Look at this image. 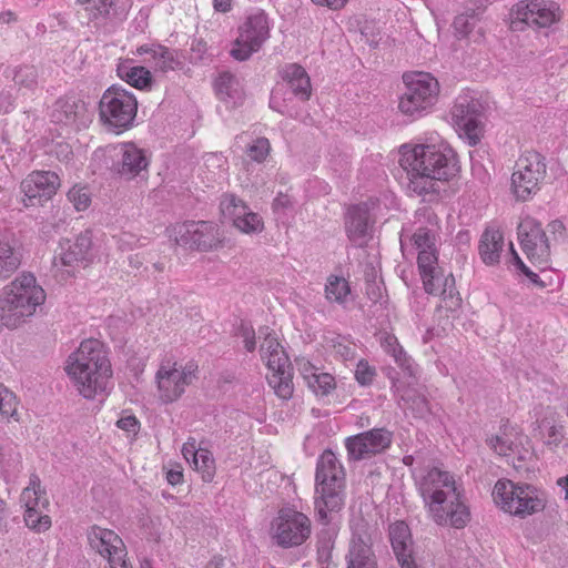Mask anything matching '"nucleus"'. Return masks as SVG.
Listing matches in <instances>:
<instances>
[{
    "mask_svg": "<svg viewBox=\"0 0 568 568\" xmlns=\"http://www.w3.org/2000/svg\"><path fill=\"white\" fill-rule=\"evenodd\" d=\"M510 251H511V263H514L524 274H526L527 277H529L532 282L537 283L538 275L534 272H531L521 261V258L518 256L516 251L513 247V244L510 243Z\"/></svg>",
    "mask_w": 568,
    "mask_h": 568,
    "instance_id": "obj_60",
    "label": "nucleus"
},
{
    "mask_svg": "<svg viewBox=\"0 0 568 568\" xmlns=\"http://www.w3.org/2000/svg\"><path fill=\"white\" fill-rule=\"evenodd\" d=\"M85 114L84 103L80 100L61 98L55 101L51 110V120L65 125L81 121Z\"/></svg>",
    "mask_w": 568,
    "mask_h": 568,
    "instance_id": "obj_36",
    "label": "nucleus"
},
{
    "mask_svg": "<svg viewBox=\"0 0 568 568\" xmlns=\"http://www.w3.org/2000/svg\"><path fill=\"white\" fill-rule=\"evenodd\" d=\"M282 78L288 84L292 93L302 101L311 97V81L306 71L298 64H287L282 69Z\"/></svg>",
    "mask_w": 568,
    "mask_h": 568,
    "instance_id": "obj_38",
    "label": "nucleus"
},
{
    "mask_svg": "<svg viewBox=\"0 0 568 568\" xmlns=\"http://www.w3.org/2000/svg\"><path fill=\"white\" fill-rule=\"evenodd\" d=\"M220 210L222 215L230 219L242 233H261L264 229L262 217L252 212L241 199L233 194H226L222 197Z\"/></svg>",
    "mask_w": 568,
    "mask_h": 568,
    "instance_id": "obj_22",
    "label": "nucleus"
},
{
    "mask_svg": "<svg viewBox=\"0 0 568 568\" xmlns=\"http://www.w3.org/2000/svg\"><path fill=\"white\" fill-rule=\"evenodd\" d=\"M138 112L135 95L121 87H110L100 100L103 123L118 133L132 126Z\"/></svg>",
    "mask_w": 568,
    "mask_h": 568,
    "instance_id": "obj_9",
    "label": "nucleus"
},
{
    "mask_svg": "<svg viewBox=\"0 0 568 568\" xmlns=\"http://www.w3.org/2000/svg\"><path fill=\"white\" fill-rule=\"evenodd\" d=\"M75 2L83 7L88 21L105 17L113 6V0H75Z\"/></svg>",
    "mask_w": 568,
    "mask_h": 568,
    "instance_id": "obj_46",
    "label": "nucleus"
},
{
    "mask_svg": "<svg viewBox=\"0 0 568 568\" xmlns=\"http://www.w3.org/2000/svg\"><path fill=\"white\" fill-rule=\"evenodd\" d=\"M270 372L271 374L267 376L270 386L280 398L288 399L294 389L290 366L282 369H270Z\"/></svg>",
    "mask_w": 568,
    "mask_h": 568,
    "instance_id": "obj_42",
    "label": "nucleus"
},
{
    "mask_svg": "<svg viewBox=\"0 0 568 568\" xmlns=\"http://www.w3.org/2000/svg\"><path fill=\"white\" fill-rule=\"evenodd\" d=\"M192 466L201 474L204 481H211L213 479L215 474V462L210 450L200 448Z\"/></svg>",
    "mask_w": 568,
    "mask_h": 568,
    "instance_id": "obj_45",
    "label": "nucleus"
},
{
    "mask_svg": "<svg viewBox=\"0 0 568 568\" xmlns=\"http://www.w3.org/2000/svg\"><path fill=\"white\" fill-rule=\"evenodd\" d=\"M47 294L31 273H22L0 290V322L17 328L45 302Z\"/></svg>",
    "mask_w": 568,
    "mask_h": 568,
    "instance_id": "obj_4",
    "label": "nucleus"
},
{
    "mask_svg": "<svg viewBox=\"0 0 568 568\" xmlns=\"http://www.w3.org/2000/svg\"><path fill=\"white\" fill-rule=\"evenodd\" d=\"M116 426L129 434H136L140 423L134 415H124L116 422Z\"/></svg>",
    "mask_w": 568,
    "mask_h": 568,
    "instance_id": "obj_58",
    "label": "nucleus"
},
{
    "mask_svg": "<svg viewBox=\"0 0 568 568\" xmlns=\"http://www.w3.org/2000/svg\"><path fill=\"white\" fill-rule=\"evenodd\" d=\"M315 507L321 520H328V514L337 513L344 505L345 473L336 455L325 450L316 466Z\"/></svg>",
    "mask_w": 568,
    "mask_h": 568,
    "instance_id": "obj_5",
    "label": "nucleus"
},
{
    "mask_svg": "<svg viewBox=\"0 0 568 568\" xmlns=\"http://www.w3.org/2000/svg\"><path fill=\"white\" fill-rule=\"evenodd\" d=\"M504 247L505 241L501 231L496 227H488L480 237L478 253L486 265L493 266L499 263Z\"/></svg>",
    "mask_w": 568,
    "mask_h": 568,
    "instance_id": "obj_32",
    "label": "nucleus"
},
{
    "mask_svg": "<svg viewBox=\"0 0 568 568\" xmlns=\"http://www.w3.org/2000/svg\"><path fill=\"white\" fill-rule=\"evenodd\" d=\"M427 515L440 526L464 528L470 520L463 488L449 471L432 468L416 477Z\"/></svg>",
    "mask_w": 568,
    "mask_h": 568,
    "instance_id": "obj_2",
    "label": "nucleus"
},
{
    "mask_svg": "<svg viewBox=\"0 0 568 568\" xmlns=\"http://www.w3.org/2000/svg\"><path fill=\"white\" fill-rule=\"evenodd\" d=\"M398 152L407 189L417 195L436 193L438 182L449 180L457 172L455 153L444 142L407 143Z\"/></svg>",
    "mask_w": 568,
    "mask_h": 568,
    "instance_id": "obj_1",
    "label": "nucleus"
},
{
    "mask_svg": "<svg viewBox=\"0 0 568 568\" xmlns=\"http://www.w3.org/2000/svg\"><path fill=\"white\" fill-rule=\"evenodd\" d=\"M400 250L406 258L417 255L418 268H425L438 260L437 230L435 226L418 227L413 234H400Z\"/></svg>",
    "mask_w": 568,
    "mask_h": 568,
    "instance_id": "obj_15",
    "label": "nucleus"
},
{
    "mask_svg": "<svg viewBox=\"0 0 568 568\" xmlns=\"http://www.w3.org/2000/svg\"><path fill=\"white\" fill-rule=\"evenodd\" d=\"M68 199L73 204L77 211H84L90 206L91 196L88 190L83 186H73L68 192Z\"/></svg>",
    "mask_w": 568,
    "mask_h": 568,
    "instance_id": "obj_51",
    "label": "nucleus"
},
{
    "mask_svg": "<svg viewBox=\"0 0 568 568\" xmlns=\"http://www.w3.org/2000/svg\"><path fill=\"white\" fill-rule=\"evenodd\" d=\"M215 91L220 100L233 105L243 99L242 85L239 79L230 72H222L219 75L215 80Z\"/></svg>",
    "mask_w": 568,
    "mask_h": 568,
    "instance_id": "obj_39",
    "label": "nucleus"
},
{
    "mask_svg": "<svg viewBox=\"0 0 568 568\" xmlns=\"http://www.w3.org/2000/svg\"><path fill=\"white\" fill-rule=\"evenodd\" d=\"M60 250L53 258V267L58 271L69 267L65 270L67 275H71L80 263H89L94 258L92 235L88 231L79 234L73 242L61 243Z\"/></svg>",
    "mask_w": 568,
    "mask_h": 568,
    "instance_id": "obj_21",
    "label": "nucleus"
},
{
    "mask_svg": "<svg viewBox=\"0 0 568 568\" xmlns=\"http://www.w3.org/2000/svg\"><path fill=\"white\" fill-rule=\"evenodd\" d=\"M19 247L10 240L0 239V278H7L21 265Z\"/></svg>",
    "mask_w": 568,
    "mask_h": 568,
    "instance_id": "obj_41",
    "label": "nucleus"
},
{
    "mask_svg": "<svg viewBox=\"0 0 568 568\" xmlns=\"http://www.w3.org/2000/svg\"><path fill=\"white\" fill-rule=\"evenodd\" d=\"M537 424L538 435L549 450L556 452L565 444V427L558 420L552 409L548 407L545 416L537 420Z\"/></svg>",
    "mask_w": 568,
    "mask_h": 568,
    "instance_id": "obj_30",
    "label": "nucleus"
},
{
    "mask_svg": "<svg viewBox=\"0 0 568 568\" xmlns=\"http://www.w3.org/2000/svg\"><path fill=\"white\" fill-rule=\"evenodd\" d=\"M310 518L291 507L281 508L271 523L272 540L282 548L297 547L311 536Z\"/></svg>",
    "mask_w": 568,
    "mask_h": 568,
    "instance_id": "obj_10",
    "label": "nucleus"
},
{
    "mask_svg": "<svg viewBox=\"0 0 568 568\" xmlns=\"http://www.w3.org/2000/svg\"><path fill=\"white\" fill-rule=\"evenodd\" d=\"M405 91L399 98L398 110L407 116L420 118L436 104L440 85L428 72L414 71L403 75Z\"/></svg>",
    "mask_w": 568,
    "mask_h": 568,
    "instance_id": "obj_6",
    "label": "nucleus"
},
{
    "mask_svg": "<svg viewBox=\"0 0 568 568\" xmlns=\"http://www.w3.org/2000/svg\"><path fill=\"white\" fill-rule=\"evenodd\" d=\"M425 291L428 294L442 297L443 305L449 311H455L460 305V297L455 287V278L452 274H444L438 266V260L429 263L424 270L418 268Z\"/></svg>",
    "mask_w": 568,
    "mask_h": 568,
    "instance_id": "obj_18",
    "label": "nucleus"
},
{
    "mask_svg": "<svg viewBox=\"0 0 568 568\" xmlns=\"http://www.w3.org/2000/svg\"><path fill=\"white\" fill-rule=\"evenodd\" d=\"M270 142L265 138L256 139L248 148H247V156L256 162H262L266 159L270 153Z\"/></svg>",
    "mask_w": 568,
    "mask_h": 568,
    "instance_id": "obj_52",
    "label": "nucleus"
},
{
    "mask_svg": "<svg viewBox=\"0 0 568 568\" xmlns=\"http://www.w3.org/2000/svg\"><path fill=\"white\" fill-rule=\"evenodd\" d=\"M199 449L200 448L196 446V442L194 439L187 440L183 444L182 455L190 465H193V460L196 458Z\"/></svg>",
    "mask_w": 568,
    "mask_h": 568,
    "instance_id": "obj_61",
    "label": "nucleus"
},
{
    "mask_svg": "<svg viewBox=\"0 0 568 568\" xmlns=\"http://www.w3.org/2000/svg\"><path fill=\"white\" fill-rule=\"evenodd\" d=\"M528 442L526 435L518 426L506 423L500 426L498 433L487 439L489 447L500 456L518 455L523 458V454L527 453L524 447Z\"/></svg>",
    "mask_w": 568,
    "mask_h": 568,
    "instance_id": "obj_25",
    "label": "nucleus"
},
{
    "mask_svg": "<svg viewBox=\"0 0 568 568\" xmlns=\"http://www.w3.org/2000/svg\"><path fill=\"white\" fill-rule=\"evenodd\" d=\"M351 293L348 282L344 277L329 276L325 284V297L329 302L344 304Z\"/></svg>",
    "mask_w": 568,
    "mask_h": 568,
    "instance_id": "obj_43",
    "label": "nucleus"
},
{
    "mask_svg": "<svg viewBox=\"0 0 568 568\" xmlns=\"http://www.w3.org/2000/svg\"><path fill=\"white\" fill-rule=\"evenodd\" d=\"M493 499L503 511L521 518L539 513L546 506L544 495L537 488L508 479L495 484Z\"/></svg>",
    "mask_w": 568,
    "mask_h": 568,
    "instance_id": "obj_7",
    "label": "nucleus"
},
{
    "mask_svg": "<svg viewBox=\"0 0 568 568\" xmlns=\"http://www.w3.org/2000/svg\"><path fill=\"white\" fill-rule=\"evenodd\" d=\"M116 74L121 80L138 90L150 91L153 85L151 71L143 65H134L130 60L118 63Z\"/></svg>",
    "mask_w": 568,
    "mask_h": 568,
    "instance_id": "obj_34",
    "label": "nucleus"
},
{
    "mask_svg": "<svg viewBox=\"0 0 568 568\" xmlns=\"http://www.w3.org/2000/svg\"><path fill=\"white\" fill-rule=\"evenodd\" d=\"M392 443V435L383 428H375L346 439L348 456L353 459H365L382 453Z\"/></svg>",
    "mask_w": 568,
    "mask_h": 568,
    "instance_id": "obj_23",
    "label": "nucleus"
},
{
    "mask_svg": "<svg viewBox=\"0 0 568 568\" xmlns=\"http://www.w3.org/2000/svg\"><path fill=\"white\" fill-rule=\"evenodd\" d=\"M270 20L264 11L247 17L239 28L231 55L237 61H245L257 52L270 37Z\"/></svg>",
    "mask_w": 568,
    "mask_h": 568,
    "instance_id": "obj_13",
    "label": "nucleus"
},
{
    "mask_svg": "<svg viewBox=\"0 0 568 568\" xmlns=\"http://www.w3.org/2000/svg\"><path fill=\"white\" fill-rule=\"evenodd\" d=\"M325 347L336 357L349 361L355 357L354 345L344 336L332 335L325 337Z\"/></svg>",
    "mask_w": 568,
    "mask_h": 568,
    "instance_id": "obj_44",
    "label": "nucleus"
},
{
    "mask_svg": "<svg viewBox=\"0 0 568 568\" xmlns=\"http://www.w3.org/2000/svg\"><path fill=\"white\" fill-rule=\"evenodd\" d=\"M118 155H120L118 172L125 179H132L144 171L149 162L144 151L133 143H122L119 145Z\"/></svg>",
    "mask_w": 568,
    "mask_h": 568,
    "instance_id": "obj_28",
    "label": "nucleus"
},
{
    "mask_svg": "<svg viewBox=\"0 0 568 568\" xmlns=\"http://www.w3.org/2000/svg\"><path fill=\"white\" fill-rule=\"evenodd\" d=\"M374 376L375 369L367 362L359 361L355 371L356 381L361 385H368L373 382Z\"/></svg>",
    "mask_w": 568,
    "mask_h": 568,
    "instance_id": "obj_54",
    "label": "nucleus"
},
{
    "mask_svg": "<svg viewBox=\"0 0 568 568\" xmlns=\"http://www.w3.org/2000/svg\"><path fill=\"white\" fill-rule=\"evenodd\" d=\"M346 233L352 243L364 245L369 237V216L366 205L352 206L346 216Z\"/></svg>",
    "mask_w": 568,
    "mask_h": 568,
    "instance_id": "obj_29",
    "label": "nucleus"
},
{
    "mask_svg": "<svg viewBox=\"0 0 568 568\" xmlns=\"http://www.w3.org/2000/svg\"><path fill=\"white\" fill-rule=\"evenodd\" d=\"M194 248L209 251L220 246L222 234L219 226L213 222L192 221Z\"/></svg>",
    "mask_w": 568,
    "mask_h": 568,
    "instance_id": "obj_37",
    "label": "nucleus"
},
{
    "mask_svg": "<svg viewBox=\"0 0 568 568\" xmlns=\"http://www.w3.org/2000/svg\"><path fill=\"white\" fill-rule=\"evenodd\" d=\"M273 210L276 213L285 212L293 207V200L290 195L278 193L277 196L273 201Z\"/></svg>",
    "mask_w": 568,
    "mask_h": 568,
    "instance_id": "obj_59",
    "label": "nucleus"
},
{
    "mask_svg": "<svg viewBox=\"0 0 568 568\" xmlns=\"http://www.w3.org/2000/svg\"><path fill=\"white\" fill-rule=\"evenodd\" d=\"M307 386L314 394L325 396L335 388V379L328 373L318 372L315 377L307 383Z\"/></svg>",
    "mask_w": 568,
    "mask_h": 568,
    "instance_id": "obj_48",
    "label": "nucleus"
},
{
    "mask_svg": "<svg viewBox=\"0 0 568 568\" xmlns=\"http://www.w3.org/2000/svg\"><path fill=\"white\" fill-rule=\"evenodd\" d=\"M18 400L16 395L0 384V415L3 417H13L17 415Z\"/></svg>",
    "mask_w": 568,
    "mask_h": 568,
    "instance_id": "obj_49",
    "label": "nucleus"
},
{
    "mask_svg": "<svg viewBox=\"0 0 568 568\" xmlns=\"http://www.w3.org/2000/svg\"><path fill=\"white\" fill-rule=\"evenodd\" d=\"M547 166L545 158L537 152H526L516 162L511 175L513 192L518 200L526 201L540 189Z\"/></svg>",
    "mask_w": 568,
    "mask_h": 568,
    "instance_id": "obj_12",
    "label": "nucleus"
},
{
    "mask_svg": "<svg viewBox=\"0 0 568 568\" xmlns=\"http://www.w3.org/2000/svg\"><path fill=\"white\" fill-rule=\"evenodd\" d=\"M475 19L473 14H459L455 18L453 27L459 37H466L474 28Z\"/></svg>",
    "mask_w": 568,
    "mask_h": 568,
    "instance_id": "obj_53",
    "label": "nucleus"
},
{
    "mask_svg": "<svg viewBox=\"0 0 568 568\" xmlns=\"http://www.w3.org/2000/svg\"><path fill=\"white\" fill-rule=\"evenodd\" d=\"M393 551L402 568H423L414 557V544L409 527L404 521H396L389 527Z\"/></svg>",
    "mask_w": 568,
    "mask_h": 568,
    "instance_id": "obj_26",
    "label": "nucleus"
},
{
    "mask_svg": "<svg viewBox=\"0 0 568 568\" xmlns=\"http://www.w3.org/2000/svg\"><path fill=\"white\" fill-rule=\"evenodd\" d=\"M239 336L243 338L244 347L247 352H253L255 349V332L253 327L248 324H241L239 328Z\"/></svg>",
    "mask_w": 568,
    "mask_h": 568,
    "instance_id": "obj_56",
    "label": "nucleus"
},
{
    "mask_svg": "<svg viewBox=\"0 0 568 568\" xmlns=\"http://www.w3.org/2000/svg\"><path fill=\"white\" fill-rule=\"evenodd\" d=\"M22 470V456L18 446L9 438L0 439V477L14 480Z\"/></svg>",
    "mask_w": 568,
    "mask_h": 568,
    "instance_id": "obj_31",
    "label": "nucleus"
},
{
    "mask_svg": "<svg viewBox=\"0 0 568 568\" xmlns=\"http://www.w3.org/2000/svg\"><path fill=\"white\" fill-rule=\"evenodd\" d=\"M296 366L306 384L318 373V369L304 357L296 359Z\"/></svg>",
    "mask_w": 568,
    "mask_h": 568,
    "instance_id": "obj_57",
    "label": "nucleus"
},
{
    "mask_svg": "<svg viewBox=\"0 0 568 568\" xmlns=\"http://www.w3.org/2000/svg\"><path fill=\"white\" fill-rule=\"evenodd\" d=\"M192 221L174 225L170 230V237L180 246L194 248Z\"/></svg>",
    "mask_w": 568,
    "mask_h": 568,
    "instance_id": "obj_47",
    "label": "nucleus"
},
{
    "mask_svg": "<svg viewBox=\"0 0 568 568\" xmlns=\"http://www.w3.org/2000/svg\"><path fill=\"white\" fill-rule=\"evenodd\" d=\"M38 72L34 67H20L13 71V81L20 88L32 89L37 84Z\"/></svg>",
    "mask_w": 568,
    "mask_h": 568,
    "instance_id": "obj_50",
    "label": "nucleus"
},
{
    "mask_svg": "<svg viewBox=\"0 0 568 568\" xmlns=\"http://www.w3.org/2000/svg\"><path fill=\"white\" fill-rule=\"evenodd\" d=\"M518 240L528 260L545 270L550 261V245L541 224L532 217H525L518 225Z\"/></svg>",
    "mask_w": 568,
    "mask_h": 568,
    "instance_id": "obj_14",
    "label": "nucleus"
},
{
    "mask_svg": "<svg viewBox=\"0 0 568 568\" xmlns=\"http://www.w3.org/2000/svg\"><path fill=\"white\" fill-rule=\"evenodd\" d=\"M285 102L286 99L284 98L283 88L276 87L272 91L270 106L282 114L290 113L288 106Z\"/></svg>",
    "mask_w": 568,
    "mask_h": 568,
    "instance_id": "obj_55",
    "label": "nucleus"
},
{
    "mask_svg": "<svg viewBox=\"0 0 568 568\" xmlns=\"http://www.w3.org/2000/svg\"><path fill=\"white\" fill-rule=\"evenodd\" d=\"M196 378L197 365L194 362L182 363L173 358L162 359L155 373L159 400L163 404L176 402Z\"/></svg>",
    "mask_w": 568,
    "mask_h": 568,
    "instance_id": "obj_8",
    "label": "nucleus"
},
{
    "mask_svg": "<svg viewBox=\"0 0 568 568\" xmlns=\"http://www.w3.org/2000/svg\"><path fill=\"white\" fill-rule=\"evenodd\" d=\"M481 111L480 101L469 93L458 95L452 109V118L455 124L464 132L470 144H476L480 140Z\"/></svg>",
    "mask_w": 568,
    "mask_h": 568,
    "instance_id": "obj_19",
    "label": "nucleus"
},
{
    "mask_svg": "<svg viewBox=\"0 0 568 568\" xmlns=\"http://www.w3.org/2000/svg\"><path fill=\"white\" fill-rule=\"evenodd\" d=\"M87 537L90 547L106 559L111 568H132L126 561L125 545L113 530L92 526Z\"/></svg>",
    "mask_w": 568,
    "mask_h": 568,
    "instance_id": "obj_16",
    "label": "nucleus"
},
{
    "mask_svg": "<svg viewBox=\"0 0 568 568\" xmlns=\"http://www.w3.org/2000/svg\"><path fill=\"white\" fill-rule=\"evenodd\" d=\"M136 242L138 240L131 234H122L118 240V244L121 250H130Z\"/></svg>",
    "mask_w": 568,
    "mask_h": 568,
    "instance_id": "obj_64",
    "label": "nucleus"
},
{
    "mask_svg": "<svg viewBox=\"0 0 568 568\" xmlns=\"http://www.w3.org/2000/svg\"><path fill=\"white\" fill-rule=\"evenodd\" d=\"M43 495L39 477L32 475L29 485L22 490L20 496V501L24 507V523L29 528L38 532L45 531L51 527L50 517L43 514L49 506V501Z\"/></svg>",
    "mask_w": 568,
    "mask_h": 568,
    "instance_id": "obj_17",
    "label": "nucleus"
},
{
    "mask_svg": "<svg viewBox=\"0 0 568 568\" xmlns=\"http://www.w3.org/2000/svg\"><path fill=\"white\" fill-rule=\"evenodd\" d=\"M381 344L384 351L394 358L395 363L400 367L405 375L410 378L415 377L416 366L394 335L385 334L381 339Z\"/></svg>",
    "mask_w": 568,
    "mask_h": 568,
    "instance_id": "obj_40",
    "label": "nucleus"
},
{
    "mask_svg": "<svg viewBox=\"0 0 568 568\" xmlns=\"http://www.w3.org/2000/svg\"><path fill=\"white\" fill-rule=\"evenodd\" d=\"M64 371L78 393L94 399L112 388L113 371L108 347L99 339L88 338L68 356Z\"/></svg>",
    "mask_w": 568,
    "mask_h": 568,
    "instance_id": "obj_3",
    "label": "nucleus"
},
{
    "mask_svg": "<svg viewBox=\"0 0 568 568\" xmlns=\"http://www.w3.org/2000/svg\"><path fill=\"white\" fill-rule=\"evenodd\" d=\"M393 388L399 397V403L404 409H410L417 417H424L429 413L427 398L415 388H412L410 385L405 386L402 381L393 378Z\"/></svg>",
    "mask_w": 568,
    "mask_h": 568,
    "instance_id": "obj_35",
    "label": "nucleus"
},
{
    "mask_svg": "<svg viewBox=\"0 0 568 568\" xmlns=\"http://www.w3.org/2000/svg\"><path fill=\"white\" fill-rule=\"evenodd\" d=\"M347 568H376L372 537L366 530L355 531L347 555Z\"/></svg>",
    "mask_w": 568,
    "mask_h": 568,
    "instance_id": "obj_27",
    "label": "nucleus"
},
{
    "mask_svg": "<svg viewBox=\"0 0 568 568\" xmlns=\"http://www.w3.org/2000/svg\"><path fill=\"white\" fill-rule=\"evenodd\" d=\"M60 186V178L51 171H34L21 182L24 206L42 205Z\"/></svg>",
    "mask_w": 568,
    "mask_h": 568,
    "instance_id": "obj_20",
    "label": "nucleus"
},
{
    "mask_svg": "<svg viewBox=\"0 0 568 568\" xmlns=\"http://www.w3.org/2000/svg\"><path fill=\"white\" fill-rule=\"evenodd\" d=\"M314 4L327 7L331 10H341L348 0H311Z\"/></svg>",
    "mask_w": 568,
    "mask_h": 568,
    "instance_id": "obj_63",
    "label": "nucleus"
},
{
    "mask_svg": "<svg viewBox=\"0 0 568 568\" xmlns=\"http://www.w3.org/2000/svg\"><path fill=\"white\" fill-rule=\"evenodd\" d=\"M136 54L144 57L143 62L149 64L155 73H168L179 70L183 65L182 59L176 50L160 43L142 44L136 48Z\"/></svg>",
    "mask_w": 568,
    "mask_h": 568,
    "instance_id": "obj_24",
    "label": "nucleus"
},
{
    "mask_svg": "<svg viewBox=\"0 0 568 568\" xmlns=\"http://www.w3.org/2000/svg\"><path fill=\"white\" fill-rule=\"evenodd\" d=\"M561 18L557 2L545 0H523L510 10V28L523 31L526 27L547 28Z\"/></svg>",
    "mask_w": 568,
    "mask_h": 568,
    "instance_id": "obj_11",
    "label": "nucleus"
},
{
    "mask_svg": "<svg viewBox=\"0 0 568 568\" xmlns=\"http://www.w3.org/2000/svg\"><path fill=\"white\" fill-rule=\"evenodd\" d=\"M260 334L264 336L261 344V356L268 369H282L290 366V361L276 336L268 328H263Z\"/></svg>",
    "mask_w": 568,
    "mask_h": 568,
    "instance_id": "obj_33",
    "label": "nucleus"
},
{
    "mask_svg": "<svg viewBox=\"0 0 568 568\" xmlns=\"http://www.w3.org/2000/svg\"><path fill=\"white\" fill-rule=\"evenodd\" d=\"M13 108V98L10 92H0V113H8Z\"/></svg>",
    "mask_w": 568,
    "mask_h": 568,
    "instance_id": "obj_62",
    "label": "nucleus"
}]
</instances>
